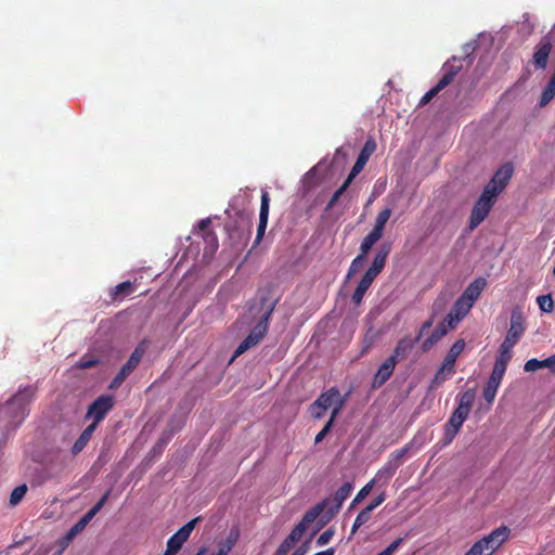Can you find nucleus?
<instances>
[{
  "instance_id": "obj_15",
  "label": "nucleus",
  "mask_w": 555,
  "mask_h": 555,
  "mask_svg": "<svg viewBox=\"0 0 555 555\" xmlns=\"http://www.w3.org/2000/svg\"><path fill=\"white\" fill-rule=\"evenodd\" d=\"M457 70L450 69L444 73L441 79L437 82L435 87L428 90L420 101V105H426L429 103L441 90H443L447 86H449L454 79Z\"/></svg>"
},
{
  "instance_id": "obj_8",
  "label": "nucleus",
  "mask_w": 555,
  "mask_h": 555,
  "mask_svg": "<svg viewBox=\"0 0 555 555\" xmlns=\"http://www.w3.org/2000/svg\"><path fill=\"white\" fill-rule=\"evenodd\" d=\"M552 50V38L548 35L542 37L539 43L534 47V52L532 55V64L534 68L542 70L546 68Z\"/></svg>"
},
{
  "instance_id": "obj_44",
  "label": "nucleus",
  "mask_w": 555,
  "mask_h": 555,
  "mask_svg": "<svg viewBox=\"0 0 555 555\" xmlns=\"http://www.w3.org/2000/svg\"><path fill=\"white\" fill-rule=\"evenodd\" d=\"M539 308L544 312H551L554 308L551 295H542L537 298Z\"/></svg>"
},
{
  "instance_id": "obj_63",
  "label": "nucleus",
  "mask_w": 555,
  "mask_h": 555,
  "mask_svg": "<svg viewBox=\"0 0 555 555\" xmlns=\"http://www.w3.org/2000/svg\"><path fill=\"white\" fill-rule=\"evenodd\" d=\"M334 553H335V550L333 547H331L325 551L318 552L314 555H334Z\"/></svg>"
},
{
  "instance_id": "obj_55",
  "label": "nucleus",
  "mask_w": 555,
  "mask_h": 555,
  "mask_svg": "<svg viewBox=\"0 0 555 555\" xmlns=\"http://www.w3.org/2000/svg\"><path fill=\"white\" fill-rule=\"evenodd\" d=\"M379 273L380 272H377V270H374V268L370 267L360 281L371 286Z\"/></svg>"
},
{
  "instance_id": "obj_32",
  "label": "nucleus",
  "mask_w": 555,
  "mask_h": 555,
  "mask_svg": "<svg viewBox=\"0 0 555 555\" xmlns=\"http://www.w3.org/2000/svg\"><path fill=\"white\" fill-rule=\"evenodd\" d=\"M472 308L473 307L470 304L465 301L463 298L459 297L454 305L452 306L449 313L454 315V319L463 320L468 314Z\"/></svg>"
},
{
  "instance_id": "obj_51",
  "label": "nucleus",
  "mask_w": 555,
  "mask_h": 555,
  "mask_svg": "<svg viewBox=\"0 0 555 555\" xmlns=\"http://www.w3.org/2000/svg\"><path fill=\"white\" fill-rule=\"evenodd\" d=\"M109 494H111V491L109 490L106 491L104 493V495L96 502V504L88 511V513H91L92 517H94L101 511V508L105 505V503L107 502V500L109 498Z\"/></svg>"
},
{
  "instance_id": "obj_49",
  "label": "nucleus",
  "mask_w": 555,
  "mask_h": 555,
  "mask_svg": "<svg viewBox=\"0 0 555 555\" xmlns=\"http://www.w3.org/2000/svg\"><path fill=\"white\" fill-rule=\"evenodd\" d=\"M273 311V307H271L259 320V322L256 324V328H260V332H262L264 335L268 331V323L269 319L271 317V313Z\"/></svg>"
},
{
  "instance_id": "obj_20",
  "label": "nucleus",
  "mask_w": 555,
  "mask_h": 555,
  "mask_svg": "<svg viewBox=\"0 0 555 555\" xmlns=\"http://www.w3.org/2000/svg\"><path fill=\"white\" fill-rule=\"evenodd\" d=\"M415 343H417V340L415 338L414 339L411 338L410 336H405V337L401 338L397 343V345L393 349V352L389 357V359L396 360V363L404 360L410 354L412 349L414 348Z\"/></svg>"
},
{
  "instance_id": "obj_19",
  "label": "nucleus",
  "mask_w": 555,
  "mask_h": 555,
  "mask_svg": "<svg viewBox=\"0 0 555 555\" xmlns=\"http://www.w3.org/2000/svg\"><path fill=\"white\" fill-rule=\"evenodd\" d=\"M487 286V281L483 278L474 280L460 296L465 301L474 306L475 301L479 298L481 292Z\"/></svg>"
},
{
  "instance_id": "obj_18",
  "label": "nucleus",
  "mask_w": 555,
  "mask_h": 555,
  "mask_svg": "<svg viewBox=\"0 0 555 555\" xmlns=\"http://www.w3.org/2000/svg\"><path fill=\"white\" fill-rule=\"evenodd\" d=\"M318 400V404H322L326 410L333 406H338L341 403V408L346 402V398L340 396L339 390L336 387H332L328 390L322 392Z\"/></svg>"
},
{
  "instance_id": "obj_47",
  "label": "nucleus",
  "mask_w": 555,
  "mask_h": 555,
  "mask_svg": "<svg viewBox=\"0 0 555 555\" xmlns=\"http://www.w3.org/2000/svg\"><path fill=\"white\" fill-rule=\"evenodd\" d=\"M99 364V360L89 356H83L77 362L76 367L80 370H86L95 366Z\"/></svg>"
},
{
  "instance_id": "obj_6",
  "label": "nucleus",
  "mask_w": 555,
  "mask_h": 555,
  "mask_svg": "<svg viewBox=\"0 0 555 555\" xmlns=\"http://www.w3.org/2000/svg\"><path fill=\"white\" fill-rule=\"evenodd\" d=\"M199 519L201 517H196L190 520L184 526H182L173 535H171L167 541V548L163 555H176L181 550L182 545L188 541Z\"/></svg>"
},
{
  "instance_id": "obj_52",
  "label": "nucleus",
  "mask_w": 555,
  "mask_h": 555,
  "mask_svg": "<svg viewBox=\"0 0 555 555\" xmlns=\"http://www.w3.org/2000/svg\"><path fill=\"white\" fill-rule=\"evenodd\" d=\"M334 533H335V530L333 528H328L327 530H325L324 532H322L320 534V537L317 540V544L319 546H323V545L330 543Z\"/></svg>"
},
{
  "instance_id": "obj_21",
  "label": "nucleus",
  "mask_w": 555,
  "mask_h": 555,
  "mask_svg": "<svg viewBox=\"0 0 555 555\" xmlns=\"http://www.w3.org/2000/svg\"><path fill=\"white\" fill-rule=\"evenodd\" d=\"M263 336L264 334L260 332V328L254 327L249 335L235 349L233 359L240 357L248 349L256 346L263 338Z\"/></svg>"
},
{
  "instance_id": "obj_5",
  "label": "nucleus",
  "mask_w": 555,
  "mask_h": 555,
  "mask_svg": "<svg viewBox=\"0 0 555 555\" xmlns=\"http://www.w3.org/2000/svg\"><path fill=\"white\" fill-rule=\"evenodd\" d=\"M328 501H322L315 506L307 511L302 519L293 528L291 533L287 535L289 541L295 544L301 539L308 527L323 513Z\"/></svg>"
},
{
  "instance_id": "obj_57",
  "label": "nucleus",
  "mask_w": 555,
  "mask_h": 555,
  "mask_svg": "<svg viewBox=\"0 0 555 555\" xmlns=\"http://www.w3.org/2000/svg\"><path fill=\"white\" fill-rule=\"evenodd\" d=\"M126 378H127L126 376L121 375V373L118 372L116 374V376L113 378V380L111 382L109 388L111 389L118 388L125 382Z\"/></svg>"
},
{
  "instance_id": "obj_25",
  "label": "nucleus",
  "mask_w": 555,
  "mask_h": 555,
  "mask_svg": "<svg viewBox=\"0 0 555 555\" xmlns=\"http://www.w3.org/2000/svg\"><path fill=\"white\" fill-rule=\"evenodd\" d=\"M95 429L96 428L94 424H90L83 429V431L80 434V436L77 438V440L74 442L72 447V453L74 455H77L86 448Z\"/></svg>"
},
{
  "instance_id": "obj_35",
  "label": "nucleus",
  "mask_w": 555,
  "mask_h": 555,
  "mask_svg": "<svg viewBox=\"0 0 555 555\" xmlns=\"http://www.w3.org/2000/svg\"><path fill=\"white\" fill-rule=\"evenodd\" d=\"M391 212H392V210L389 207H386L383 210H380L377 214V217L375 219V224H374V228L372 229V231H374L383 236L384 228H385L386 223L388 222V220L391 216Z\"/></svg>"
},
{
  "instance_id": "obj_33",
  "label": "nucleus",
  "mask_w": 555,
  "mask_h": 555,
  "mask_svg": "<svg viewBox=\"0 0 555 555\" xmlns=\"http://www.w3.org/2000/svg\"><path fill=\"white\" fill-rule=\"evenodd\" d=\"M396 474V470L384 464L376 473L375 477L371 480L374 481L375 485L387 486L390 479Z\"/></svg>"
},
{
  "instance_id": "obj_14",
  "label": "nucleus",
  "mask_w": 555,
  "mask_h": 555,
  "mask_svg": "<svg viewBox=\"0 0 555 555\" xmlns=\"http://www.w3.org/2000/svg\"><path fill=\"white\" fill-rule=\"evenodd\" d=\"M269 205L270 197L269 193L262 191L261 193V204H260V212H259V223L257 229V236L255 243L258 244L263 237L264 231L267 229L268 219H269Z\"/></svg>"
},
{
  "instance_id": "obj_38",
  "label": "nucleus",
  "mask_w": 555,
  "mask_h": 555,
  "mask_svg": "<svg viewBox=\"0 0 555 555\" xmlns=\"http://www.w3.org/2000/svg\"><path fill=\"white\" fill-rule=\"evenodd\" d=\"M132 292V284L129 281L116 285L109 293L113 300L124 298Z\"/></svg>"
},
{
  "instance_id": "obj_16",
  "label": "nucleus",
  "mask_w": 555,
  "mask_h": 555,
  "mask_svg": "<svg viewBox=\"0 0 555 555\" xmlns=\"http://www.w3.org/2000/svg\"><path fill=\"white\" fill-rule=\"evenodd\" d=\"M91 513H86L67 532L66 534L60 540V546L61 552H63L69 543L73 541V539L80 533L86 526L92 520Z\"/></svg>"
},
{
  "instance_id": "obj_48",
  "label": "nucleus",
  "mask_w": 555,
  "mask_h": 555,
  "mask_svg": "<svg viewBox=\"0 0 555 555\" xmlns=\"http://www.w3.org/2000/svg\"><path fill=\"white\" fill-rule=\"evenodd\" d=\"M326 409L322 404H318V400H315L310 406L309 412L310 415L315 418L320 420L324 416Z\"/></svg>"
},
{
  "instance_id": "obj_13",
  "label": "nucleus",
  "mask_w": 555,
  "mask_h": 555,
  "mask_svg": "<svg viewBox=\"0 0 555 555\" xmlns=\"http://www.w3.org/2000/svg\"><path fill=\"white\" fill-rule=\"evenodd\" d=\"M376 150V143L373 139L366 140L363 147L360 151V154L354 163V165L351 168L350 173L348 175L349 178L352 180L363 170L364 166L369 162L371 155Z\"/></svg>"
},
{
  "instance_id": "obj_9",
  "label": "nucleus",
  "mask_w": 555,
  "mask_h": 555,
  "mask_svg": "<svg viewBox=\"0 0 555 555\" xmlns=\"http://www.w3.org/2000/svg\"><path fill=\"white\" fill-rule=\"evenodd\" d=\"M468 414L454 410L444 425L443 431V446L450 444L455 436L459 434L460 429L463 426V423L467 420Z\"/></svg>"
},
{
  "instance_id": "obj_37",
  "label": "nucleus",
  "mask_w": 555,
  "mask_h": 555,
  "mask_svg": "<svg viewBox=\"0 0 555 555\" xmlns=\"http://www.w3.org/2000/svg\"><path fill=\"white\" fill-rule=\"evenodd\" d=\"M554 96H555V79L551 77V79L548 80L547 85L545 86V88L543 89V91L541 93L539 105L541 107L547 105L554 99Z\"/></svg>"
},
{
  "instance_id": "obj_34",
  "label": "nucleus",
  "mask_w": 555,
  "mask_h": 555,
  "mask_svg": "<svg viewBox=\"0 0 555 555\" xmlns=\"http://www.w3.org/2000/svg\"><path fill=\"white\" fill-rule=\"evenodd\" d=\"M340 411H341V403L332 410L330 420L326 422V424L324 425L322 430L317 434V436L314 438V443H320L326 437V435L332 429V426H333L336 417L339 415Z\"/></svg>"
},
{
  "instance_id": "obj_30",
  "label": "nucleus",
  "mask_w": 555,
  "mask_h": 555,
  "mask_svg": "<svg viewBox=\"0 0 555 555\" xmlns=\"http://www.w3.org/2000/svg\"><path fill=\"white\" fill-rule=\"evenodd\" d=\"M391 246L390 244H383L379 249L377 250L371 267L374 268V270H377V272H382L383 269L386 266L387 258L390 254Z\"/></svg>"
},
{
  "instance_id": "obj_2",
  "label": "nucleus",
  "mask_w": 555,
  "mask_h": 555,
  "mask_svg": "<svg viewBox=\"0 0 555 555\" xmlns=\"http://www.w3.org/2000/svg\"><path fill=\"white\" fill-rule=\"evenodd\" d=\"M35 391L31 387L21 389L3 406L1 411L10 414L9 421L12 425H18L28 413V405L34 398Z\"/></svg>"
},
{
  "instance_id": "obj_12",
  "label": "nucleus",
  "mask_w": 555,
  "mask_h": 555,
  "mask_svg": "<svg viewBox=\"0 0 555 555\" xmlns=\"http://www.w3.org/2000/svg\"><path fill=\"white\" fill-rule=\"evenodd\" d=\"M512 175V165L505 164L494 173L491 181L485 188L490 191L492 190L493 193L499 195L507 185Z\"/></svg>"
},
{
  "instance_id": "obj_10",
  "label": "nucleus",
  "mask_w": 555,
  "mask_h": 555,
  "mask_svg": "<svg viewBox=\"0 0 555 555\" xmlns=\"http://www.w3.org/2000/svg\"><path fill=\"white\" fill-rule=\"evenodd\" d=\"M506 372L505 367H502L500 365L494 364L492 373L483 388L482 396L483 399L488 403H492L494 401L498 388L500 387V384L503 379V376Z\"/></svg>"
},
{
  "instance_id": "obj_24",
  "label": "nucleus",
  "mask_w": 555,
  "mask_h": 555,
  "mask_svg": "<svg viewBox=\"0 0 555 555\" xmlns=\"http://www.w3.org/2000/svg\"><path fill=\"white\" fill-rule=\"evenodd\" d=\"M448 333L444 322L438 324L435 331L422 343L423 352H428Z\"/></svg>"
},
{
  "instance_id": "obj_64",
  "label": "nucleus",
  "mask_w": 555,
  "mask_h": 555,
  "mask_svg": "<svg viewBox=\"0 0 555 555\" xmlns=\"http://www.w3.org/2000/svg\"><path fill=\"white\" fill-rule=\"evenodd\" d=\"M292 555H305L304 551L296 550Z\"/></svg>"
},
{
  "instance_id": "obj_11",
  "label": "nucleus",
  "mask_w": 555,
  "mask_h": 555,
  "mask_svg": "<svg viewBox=\"0 0 555 555\" xmlns=\"http://www.w3.org/2000/svg\"><path fill=\"white\" fill-rule=\"evenodd\" d=\"M526 330L525 319L520 308L515 307L511 313V324L505 338L518 343Z\"/></svg>"
},
{
  "instance_id": "obj_4",
  "label": "nucleus",
  "mask_w": 555,
  "mask_h": 555,
  "mask_svg": "<svg viewBox=\"0 0 555 555\" xmlns=\"http://www.w3.org/2000/svg\"><path fill=\"white\" fill-rule=\"evenodd\" d=\"M114 404L115 401L113 396L101 395L88 406L85 418H91V424H94L96 428L99 423L102 422L107 413L113 409Z\"/></svg>"
},
{
  "instance_id": "obj_43",
  "label": "nucleus",
  "mask_w": 555,
  "mask_h": 555,
  "mask_svg": "<svg viewBox=\"0 0 555 555\" xmlns=\"http://www.w3.org/2000/svg\"><path fill=\"white\" fill-rule=\"evenodd\" d=\"M370 287H371L370 285H366L365 283L360 281L358 283V286L356 287L353 294H352V301H353V304L359 305L362 301L365 293L367 292V289Z\"/></svg>"
},
{
  "instance_id": "obj_26",
  "label": "nucleus",
  "mask_w": 555,
  "mask_h": 555,
  "mask_svg": "<svg viewBox=\"0 0 555 555\" xmlns=\"http://www.w3.org/2000/svg\"><path fill=\"white\" fill-rule=\"evenodd\" d=\"M456 400L457 406L455 408V410L464 412L469 415V412L475 400V390L467 389L464 392L459 393Z\"/></svg>"
},
{
  "instance_id": "obj_27",
  "label": "nucleus",
  "mask_w": 555,
  "mask_h": 555,
  "mask_svg": "<svg viewBox=\"0 0 555 555\" xmlns=\"http://www.w3.org/2000/svg\"><path fill=\"white\" fill-rule=\"evenodd\" d=\"M455 373V369H453L450 365H447V363L442 362L439 370L436 372L434 378L430 382V388L436 389L438 388L442 383H444L448 378H450Z\"/></svg>"
},
{
  "instance_id": "obj_22",
  "label": "nucleus",
  "mask_w": 555,
  "mask_h": 555,
  "mask_svg": "<svg viewBox=\"0 0 555 555\" xmlns=\"http://www.w3.org/2000/svg\"><path fill=\"white\" fill-rule=\"evenodd\" d=\"M144 352H145L144 348L141 345L138 346L133 350V352L131 353V356L129 357L127 362L121 366V369L119 371L121 373V375L128 377L141 362V360L144 356Z\"/></svg>"
},
{
  "instance_id": "obj_62",
  "label": "nucleus",
  "mask_w": 555,
  "mask_h": 555,
  "mask_svg": "<svg viewBox=\"0 0 555 555\" xmlns=\"http://www.w3.org/2000/svg\"><path fill=\"white\" fill-rule=\"evenodd\" d=\"M208 238H211V241H214V243H215V247H217V246H218L217 237H216V235L214 234V232H211V231H207V232H206V240H208Z\"/></svg>"
},
{
  "instance_id": "obj_54",
  "label": "nucleus",
  "mask_w": 555,
  "mask_h": 555,
  "mask_svg": "<svg viewBox=\"0 0 555 555\" xmlns=\"http://www.w3.org/2000/svg\"><path fill=\"white\" fill-rule=\"evenodd\" d=\"M379 273L380 272H377V270H374V268L370 267L360 281L371 286Z\"/></svg>"
},
{
  "instance_id": "obj_7",
  "label": "nucleus",
  "mask_w": 555,
  "mask_h": 555,
  "mask_svg": "<svg viewBox=\"0 0 555 555\" xmlns=\"http://www.w3.org/2000/svg\"><path fill=\"white\" fill-rule=\"evenodd\" d=\"M353 490V485L351 482H345L339 487V489L335 492L333 499H325L324 501H328L325 506L326 521L332 519L340 509L344 501L350 495Z\"/></svg>"
},
{
  "instance_id": "obj_60",
  "label": "nucleus",
  "mask_w": 555,
  "mask_h": 555,
  "mask_svg": "<svg viewBox=\"0 0 555 555\" xmlns=\"http://www.w3.org/2000/svg\"><path fill=\"white\" fill-rule=\"evenodd\" d=\"M231 551L227 548L221 542L218 545V551L210 555H228Z\"/></svg>"
},
{
  "instance_id": "obj_28",
  "label": "nucleus",
  "mask_w": 555,
  "mask_h": 555,
  "mask_svg": "<svg viewBox=\"0 0 555 555\" xmlns=\"http://www.w3.org/2000/svg\"><path fill=\"white\" fill-rule=\"evenodd\" d=\"M548 367L555 372V356H551L545 360L530 359L525 363L526 372H535L540 369Z\"/></svg>"
},
{
  "instance_id": "obj_42",
  "label": "nucleus",
  "mask_w": 555,
  "mask_h": 555,
  "mask_svg": "<svg viewBox=\"0 0 555 555\" xmlns=\"http://www.w3.org/2000/svg\"><path fill=\"white\" fill-rule=\"evenodd\" d=\"M374 487V481H369L363 488L359 490L354 499L352 500L350 504V508H353L357 504H359L361 501H363L372 491Z\"/></svg>"
},
{
  "instance_id": "obj_41",
  "label": "nucleus",
  "mask_w": 555,
  "mask_h": 555,
  "mask_svg": "<svg viewBox=\"0 0 555 555\" xmlns=\"http://www.w3.org/2000/svg\"><path fill=\"white\" fill-rule=\"evenodd\" d=\"M27 492V486L25 483L20 485L13 489L10 495V504L12 506L17 505Z\"/></svg>"
},
{
  "instance_id": "obj_36",
  "label": "nucleus",
  "mask_w": 555,
  "mask_h": 555,
  "mask_svg": "<svg viewBox=\"0 0 555 555\" xmlns=\"http://www.w3.org/2000/svg\"><path fill=\"white\" fill-rule=\"evenodd\" d=\"M382 238V235L378 233L371 231L361 242L360 245V255L366 257L367 253L374 246V244Z\"/></svg>"
},
{
  "instance_id": "obj_31",
  "label": "nucleus",
  "mask_w": 555,
  "mask_h": 555,
  "mask_svg": "<svg viewBox=\"0 0 555 555\" xmlns=\"http://www.w3.org/2000/svg\"><path fill=\"white\" fill-rule=\"evenodd\" d=\"M465 345L466 344L464 339H457L449 349L443 362L447 363V365H450L453 369H455V362L459 356L463 352Z\"/></svg>"
},
{
  "instance_id": "obj_58",
  "label": "nucleus",
  "mask_w": 555,
  "mask_h": 555,
  "mask_svg": "<svg viewBox=\"0 0 555 555\" xmlns=\"http://www.w3.org/2000/svg\"><path fill=\"white\" fill-rule=\"evenodd\" d=\"M460 321L461 320L454 319V315H452L451 313H448L443 322L449 331L455 328Z\"/></svg>"
},
{
  "instance_id": "obj_53",
  "label": "nucleus",
  "mask_w": 555,
  "mask_h": 555,
  "mask_svg": "<svg viewBox=\"0 0 555 555\" xmlns=\"http://www.w3.org/2000/svg\"><path fill=\"white\" fill-rule=\"evenodd\" d=\"M294 545L295 543L289 541L286 537L276 550L275 555H286L294 547Z\"/></svg>"
},
{
  "instance_id": "obj_23",
  "label": "nucleus",
  "mask_w": 555,
  "mask_h": 555,
  "mask_svg": "<svg viewBox=\"0 0 555 555\" xmlns=\"http://www.w3.org/2000/svg\"><path fill=\"white\" fill-rule=\"evenodd\" d=\"M515 345H516V343H514L507 338H504V340L502 341V344L500 346L499 354L496 357L494 364L507 369V365L513 357L512 350Z\"/></svg>"
},
{
  "instance_id": "obj_61",
  "label": "nucleus",
  "mask_w": 555,
  "mask_h": 555,
  "mask_svg": "<svg viewBox=\"0 0 555 555\" xmlns=\"http://www.w3.org/2000/svg\"><path fill=\"white\" fill-rule=\"evenodd\" d=\"M210 224V219H202L199 222H198V229L202 230V231H206L208 229Z\"/></svg>"
},
{
  "instance_id": "obj_45",
  "label": "nucleus",
  "mask_w": 555,
  "mask_h": 555,
  "mask_svg": "<svg viewBox=\"0 0 555 555\" xmlns=\"http://www.w3.org/2000/svg\"><path fill=\"white\" fill-rule=\"evenodd\" d=\"M240 538V531L237 528H232L227 537V539L224 541H222L221 543L227 547L229 548L230 551H232V548L234 547V545L236 544L237 540Z\"/></svg>"
},
{
  "instance_id": "obj_59",
  "label": "nucleus",
  "mask_w": 555,
  "mask_h": 555,
  "mask_svg": "<svg viewBox=\"0 0 555 555\" xmlns=\"http://www.w3.org/2000/svg\"><path fill=\"white\" fill-rule=\"evenodd\" d=\"M386 500V493L382 492L378 494L372 503H370L366 507L371 508V511L375 509L377 506H379L384 501Z\"/></svg>"
},
{
  "instance_id": "obj_17",
  "label": "nucleus",
  "mask_w": 555,
  "mask_h": 555,
  "mask_svg": "<svg viewBox=\"0 0 555 555\" xmlns=\"http://www.w3.org/2000/svg\"><path fill=\"white\" fill-rule=\"evenodd\" d=\"M396 365V360L389 358L386 359L374 375L372 386L374 388L382 387L392 375Z\"/></svg>"
},
{
  "instance_id": "obj_46",
  "label": "nucleus",
  "mask_w": 555,
  "mask_h": 555,
  "mask_svg": "<svg viewBox=\"0 0 555 555\" xmlns=\"http://www.w3.org/2000/svg\"><path fill=\"white\" fill-rule=\"evenodd\" d=\"M366 257H364L363 255H358L351 262L350 267H349V270H348V273H347V279H350L353 274H356L359 269L362 267V264L364 263Z\"/></svg>"
},
{
  "instance_id": "obj_50",
  "label": "nucleus",
  "mask_w": 555,
  "mask_h": 555,
  "mask_svg": "<svg viewBox=\"0 0 555 555\" xmlns=\"http://www.w3.org/2000/svg\"><path fill=\"white\" fill-rule=\"evenodd\" d=\"M109 494H111V491L109 490L106 491L104 493V495L96 502V504L88 511V513H91L92 517H94L101 511V508L105 505V503L107 502V500L109 498Z\"/></svg>"
},
{
  "instance_id": "obj_40",
  "label": "nucleus",
  "mask_w": 555,
  "mask_h": 555,
  "mask_svg": "<svg viewBox=\"0 0 555 555\" xmlns=\"http://www.w3.org/2000/svg\"><path fill=\"white\" fill-rule=\"evenodd\" d=\"M371 508H363L356 517L352 525L351 532L354 533L361 526L365 525L371 519Z\"/></svg>"
},
{
  "instance_id": "obj_29",
  "label": "nucleus",
  "mask_w": 555,
  "mask_h": 555,
  "mask_svg": "<svg viewBox=\"0 0 555 555\" xmlns=\"http://www.w3.org/2000/svg\"><path fill=\"white\" fill-rule=\"evenodd\" d=\"M409 450V444L404 446L401 449L395 450L389 454L387 462L385 464L397 472V469L404 463Z\"/></svg>"
},
{
  "instance_id": "obj_3",
  "label": "nucleus",
  "mask_w": 555,
  "mask_h": 555,
  "mask_svg": "<svg viewBox=\"0 0 555 555\" xmlns=\"http://www.w3.org/2000/svg\"><path fill=\"white\" fill-rule=\"evenodd\" d=\"M496 196L498 194L493 193L492 190L483 189L481 195L472 209L469 218L470 230L477 228L487 218L495 203Z\"/></svg>"
},
{
  "instance_id": "obj_1",
  "label": "nucleus",
  "mask_w": 555,
  "mask_h": 555,
  "mask_svg": "<svg viewBox=\"0 0 555 555\" xmlns=\"http://www.w3.org/2000/svg\"><path fill=\"white\" fill-rule=\"evenodd\" d=\"M509 533L508 527L501 526L474 543L465 555H492L508 539Z\"/></svg>"
},
{
  "instance_id": "obj_39",
  "label": "nucleus",
  "mask_w": 555,
  "mask_h": 555,
  "mask_svg": "<svg viewBox=\"0 0 555 555\" xmlns=\"http://www.w3.org/2000/svg\"><path fill=\"white\" fill-rule=\"evenodd\" d=\"M351 182H352V179L347 177V179L344 181V183L332 195V197H331V199H330V202L327 203V206H326L327 210L332 209L336 205V203L339 201L340 196L349 188Z\"/></svg>"
},
{
  "instance_id": "obj_56",
  "label": "nucleus",
  "mask_w": 555,
  "mask_h": 555,
  "mask_svg": "<svg viewBox=\"0 0 555 555\" xmlns=\"http://www.w3.org/2000/svg\"><path fill=\"white\" fill-rule=\"evenodd\" d=\"M433 323H434L433 319H429V320L425 321V322L422 324V326H421V328H420V331H418V334H417V336L415 337V339H416L417 341H418V340H421V338L424 336V334H425V333H427V331L433 326Z\"/></svg>"
}]
</instances>
